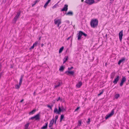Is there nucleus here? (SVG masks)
<instances>
[{"label":"nucleus","mask_w":129,"mask_h":129,"mask_svg":"<svg viewBox=\"0 0 129 129\" xmlns=\"http://www.w3.org/2000/svg\"><path fill=\"white\" fill-rule=\"evenodd\" d=\"M34 119H35L36 120H40V113H39L34 116L31 117L29 118V120H33Z\"/></svg>","instance_id":"nucleus-3"},{"label":"nucleus","mask_w":129,"mask_h":129,"mask_svg":"<svg viewBox=\"0 0 129 129\" xmlns=\"http://www.w3.org/2000/svg\"><path fill=\"white\" fill-rule=\"evenodd\" d=\"M64 68V67L62 66L60 68L59 70L61 71H63Z\"/></svg>","instance_id":"nucleus-23"},{"label":"nucleus","mask_w":129,"mask_h":129,"mask_svg":"<svg viewBox=\"0 0 129 129\" xmlns=\"http://www.w3.org/2000/svg\"><path fill=\"white\" fill-rule=\"evenodd\" d=\"M41 46L42 47H43V45H44V44L42 43V44H41Z\"/></svg>","instance_id":"nucleus-51"},{"label":"nucleus","mask_w":129,"mask_h":129,"mask_svg":"<svg viewBox=\"0 0 129 129\" xmlns=\"http://www.w3.org/2000/svg\"><path fill=\"white\" fill-rule=\"evenodd\" d=\"M45 125L43 126L41 128V129H46L47 128L48 123L47 122L45 123Z\"/></svg>","instance_id":"nucleus-13"},{"label":"nucleus","mask_w":129,"mask_h":129,"mask_svg":"<svg viewBox=\"0 0 129 129\" xmlns=\"http://www.w3.org/2000/svg\"><path fill=\"white\" fill-rule=\"evenodd\" d=\"M70 71H67L65 72V74H67V75H69L70 74Z\"/></svg>","instance_id":"nucleus-38"},{"label":"nucleus","mask_w":129,"mask_h":129,"mask_svg":"<svg viewBox=\"0 0 129 129\" xmlns=\"http://www.w3.org/2000/svg\"><path fill=\"white\" fill-rule=\"evenodd\" d=\"M41 37H40L39 38V40H41Z\"/></svg>","instance_id":"nucleus-53"},{"label":"nucleus","mask_w":129,"mask_h":129,"mask_svg":"<svg viewBox=\"0 0 129 129\" xmlns=\"http://www.w3.org/2000/svg\"><path fill=\"white\" fill-rule=\"evenodd\" d=\"M50 129H54V128H53L51 127Z\"/></svg>","instance_id":"nucleus-56"},{"label":"nucleus","mask_w":129,"mask_h":129,"mask_svg":"<svg viewBox=\"0 0 129 129\" xmlns=\"http://www.w3.org/2000/svg\"><path fill=\"white\" fill-rule=\"evenodd\" d=\"M73 69V67H71V68H68V69L70 71Z\"/></svg>","instance_id":"nucleus-39"},{"label":"nucleus","mask_w":129,"mask_h":129,"mask_svg":"<svg viewBox=\"0 0 129 129\" xmlns=\"http://www.w3.org/2000/svg\"><path fill=\"white\" fill-rule=\"evenodd\" d=\"M111 1H113L114 0H110Z\"/></svg>","instance_id":"nucleus-57"},{"label":"nucleus","mask_w":129,"mask_h":129,"mask_svg":"<svg viewBox=\"0 0 129 129\" xmlns=\"http://www.w3.org/2000/svg\"><path fill=\"white\" fill-rule=\"evenodd\" d=\"M82 85V82L80 81L76 85V86L78 88H80Z\"/></svg>","instance_id":"nucleus-14"},{"label":"nucleus","mask_w":129,"mask_h":129,"mask_svg":"<svg viewBox=\"0 0 129 129\" xmlns=\"http://www.w3.org/2000/svg\"><path fill=\"white\" fill-rule=\"evenodd\" d=\"M120 96V95L118 94H116L114 96L115 98L117 99Z\"/></svg>","instance_id":"nucleus-28"},{"label":"nucleus","mask_w":129,"mask_h":129,"mask_svg":"<svg viewBox=\"0 0 129 129\" xmlns=\"http://www.w3.org/2000/svg\"><path fill=\"white\" fill-rule=\"evenodd\" d=\"M81 124V120H79L78 121V125L80 126Z\"/></svg>","instance_id":"nucleus-32"},{"label":"nucleus","mask_w":129,"mask_h":129,"mask_svg":"<svg viewBox=\"0 0 129 129\" xmlns=\"http://www.w3.org/2000/svg\"><path fill=\"white\" fill-rule=\"evenodd\" d=\"M98 21L97 19H94L91 20L90 25L91 27L93 28L96 27L98 25Z\"/></svg>","instance_id":"nucleus-1"},{"label":"nucleus","mask_w":129,"mask_h":129,"mask_svg":"<svg viewBox=\"0 0 129 129\" xmlns=\"http://www.w3.org/2000/svg\"><path fill=\"white\" fill-rule=\"evenodd\" d=\"M54 119L53 118L51 121H50V124L49 125V127H52L54 124Z\"/></svg>","instance_id":"nucleus-11"},{"label":"nucleus","mask_w":129,"mask_h":129,"mask_svg":"<svg viewBox=\"0 0 129 129\" xmlns=\"http://www.w3.org/2000/svg\"><path fill=\"white\" fill-rule=\"evenodd\" d=\"M68 56H66L64 58V60L65 59V60L63 62V63H64L65 62L67 61V60H68Z\"/></svg>","instance_id":"nucleus-29"},{"label":"nucleus","mask_w":129,"mask_h":129,"mask_svg":"<svg viewBox=\"0 0 129 129\" xmlns=\"http://www.w3.org/2000/svg\"><path fill=\"white\" fill-rule=\"evenodd\" d=\"M59 3L58 2L57 4H56L55 5H54L52 7V8L53 9H54V8H56L57 6V4Z\"/></svg>","instance_id":"nucleus-35"},{"label":"nucleus","mask_w":129,"mask_h":129,"mask_svg":"<svg viewBox=\"0 0 129 129\" xmlns=\"http://www.w3.org/2000/svg\"><path fill=\"white\" fill-rule=\"evenodd\" d=\"M40 0H39V1H38V0H36L34 2V3L35 4H36L38 2H39V1Z\"/></svg>","instance_id":"nucleus-42"},{"label":"nucleus","mask_w":129,"mask_h":129,"mask_svg":"<svg viewBox=\"0 0 129 129\" xmlns=\"http://www.w3.org/2000/svg\"><path fill=\"white\" fill-rule=\"evenodd\" d=\"M77 35L78 37L77 40H78L81 39V37L82 35H83L85 37L87 36L86 34L81 31H80L79 33L77 34Z\"/></svg>","instance_id":"nucleus-2"},{"label":"nucleus","mask_w":129,"mask_h":129,"mask_svg":"<svg viewBox=\"0 0 129 129\" xmlns=\"http://www.w3.org/2000/svg\"><path fill=\"white\" fill-rule=\"evenodd\" d=\"M119 38L120 41L121 42L122 39V37L123 36V30L121 31L119 34Z\"/></svg>","instance_id":"nucleus-9"},{"label":"nucleus","mask_w":129,"mask_h":129,"mask_svg":"<svg viewBox=\"0 0 129 129\" xmlns=\"http://www.w3.org/2000/svg\"><path fill=\"white\" fill-rule=\"evenodd\" d=\"M107 37V34H106L105 35V37Z\"/></svg>","instance_id":"nucleus-54"},{"label":"nucleus","mask_w":129,"mask_h":129,"mask_svg":"<svg viewBox=\"0 0 129 129\" xmlns=\"http://www.w3.org/2000/svg\"><path fill=\"white\" fill-rule=\"evenodd\" d=\"M61 23V21L60 19H58L56 20V21H55L54 22V23L55 24H57L59 23Z\"/></svg>","instance_id":"nucleus-18"},{"label":"nucleus","mask_w":129,"mask_h":129,"mask_svg":"<svg viewBox=\"0 0 129 129\" xmlns=\"http://www.w3.org/2000/svg\"><path fill=\"white\" fill-rule=\"evenodd\" d=\"M88 121L87 122L88 124H90V118H89L88 119Z\"/></svg>","instance_id":"nucleus-37"},{"label":"nucleus","mask_w":129,"mask_h":129,"mask_svg":"<svg viewBox=\"0 0 129 129\" xmlns=\"http://www.w3.org/2000/svg\"><path fill=\"white\" fill-rule=\"evenodd\" d=\"M71 37V36H70L69 37H68V38H67V40H68Z\"/></svg>","instance_id":"nucleus-47"},{"label":"nucleus","mask_w":129,"mask_h":129,"mask_svg":"<svg viewBox=\"0 0 129 129\" xmlns=\"http://www.w3.org/2000/svg\"><path fill=\"white\" fill-rule=\"evenodd\" d=\"M35 5H36V4H34H34H32V7H33V6H35Z\"/></svg>","instance_id":"nucleus-50"},{"label":"nucleus","mask_w":129,"mask_h":129,"mask_svg":"<svg viewBox=\"0 0 129 129\" xmlns=\"http://www.w3.org/2000/svg\"><path fill=\"white\" fill-rule=\"evenodd\" d=\"M36 111V109H34L33 110H32L31 111V112H29V115H30L31 114H33Z\"/></svg>","instance_id":"nucleus-22"},{"label":"nucleus","mask_w":129,"mask_h":129,"mask_svg":"<svg viewBox=\"0 0 129 129\" xmlns=\"http://www.w3.org/2000/svg\"><path fill=\"white\" fill-rule=\"evenodd\" d=\"M115 73H112L111 75V79H113L115 76Z\"/></svg>","instance_id":"nucleus-26"},{"label":"nucleus","mask_w":129,"mask_h":129,"mask_svg":"<svg viewBox=\"0 0 129 129\" xmlns=\"http://www.w3.org/2000/svg\"><path fill=\"white\" fill-rule=\"evenodd\" d=\"M29 123H27L25 124L24 125V127L25 129H27L28 128L29 125Z\"/></svg>","instance_id":"nucleus-24"},{"label":"nucleus","mask_w":129,"mask_h":129,"mask_svg":"<svg viewBox=\"0 0 129 129\" xmlns=\"http://www.w3.org/2000/svg\"><path fill=\"white\" fill-rule=\"evenodd\" d=\"M38 44V42L37 41H36L33 44L34 45V47L36 46Z\"/></svg>","instance_id":"nucleus-34"},{"label":"nucleus","mask_w":129,"mask_h":129,"mask_svg":"<svg viewBox=\"0 0 129 129\" xmlns=\"http://www.w3.org/2000/svg\"><path fill=\"white\" fill-rule=\"evenodd\" d=\"M65 14L66 15H73V12L71 11L68 12L67 13H66Z\"/></svg>","instance_id":"nucleus-15"},{"label":"nucleus","mask_w":129,"mask_h":129,"mask_svg":"<svg viewBox=\"0 0 129 129\" xmlns=\"http://www.w3.org/2000/svg\"><path fill=\"white\" fill-rule=\"evenodd\" d=\"M24 101V100L23 99H22V100H21L20 101V102H22L23 101Z\"/></svg>","instance_id":"nucleus-52"},{"label":"nucleus","mask_w":129,"mask_h":129,"mask_svg":"<svg viewBox=\"0 0 129 129\" xmlns=\"http://www.w3.org/2000/svg\"><path fill=\"white\" fill-rule=\"evenodd\" d=\"M18 18H16L15 17L14 18H13V23H16V21L17 19Z\"/></svg>","instance_id":"nucleus-21"},{"label":"nucleus","mask_w":129,"mask_h":129,"mask_svg":"<svg viewBox=\"0 0 129 129\" xmlns=\"http://www.w3.org/2000/svg\"><path fill=\"white\" fill-rule=\"evenodd\" d=\"M34 45H33L29 48V49L31 50L33 49L34 48Z\"/></svg>","instance_id":"nucleus-41"},{"label":"nucleus","mask_w":129,"mask_h":129,"mask_svg":"<svg viewBox=\"0 0 129 129\" xmlns=\"http://www.w3.org/2000/svg\"><path fill=\"white\" fill-rule=\"evenodd\" d=\"M61 84H62L61 82H58L57 83V84L55 86V88H56L59 86Z\"/></svg>","instance_id":"nucleus-27"},{"label":"nucleus","mask_w":129,"mask_h":129,"mask_svg":"<svg viewBox=\"0 0 129 129\" xmlns=\"http://www.w3.org/2000/svg\"><path fill=\"white\" fill-rule=\"evenodd\" d=\"M114 114V109H113L111 111V113L107 115H106L105 117L106 119H107L109 117L111 116Z\"/></svg>","instance_id":"nucleus-6"},{"label":"nucleus","mask_w":129,"mask_h":129,"mask_svg":"<svg viewBox=\"0 0 129 129\" xmlns=\"http://www.w3.org/2000/svg\"><path fill=\"white\" fill-rule=\"evenodd\" d=\"M36 91H34L33 93V95L34 96H35L36 95Z\"/></svg>","instance_id":"nucleus-46"},{"label":"nucleus","mask_w":129,"mask_h":129,"mask_svg":"<svg viewBox=\"0 0 129 129\" xmlns=\"http://www.w3.org/2000/svg\"><path fill=\"white\" fill-rule=\"evenodd\" d=\"M119 78V76H117L116 78L113 81V83L114 84H115L117 83Z\"/></svg>","instance_id":"nucleus-12"},{"label":"nucleus","mask_w":129,"mask_h":129,"mask_svg":"<svg viewBox=\"0 0 129 129\" xmlns=\"http://www.w3.org/2000/svg\"><path fill=\"white\" fill-rule=\"evenodd\" d=\"M70 74L73 75L74 73V72L73 71H70Z\"/></svg>","instance_id":"nucleus-33"},{"label":"nucleus","mask_w":129,"mask_h":129,"mask_svg":"<svg viewBox=\"0 0 129 129\" xmlns=\"http://www.w3.org/2000/svg\"><path fill=\"white\" fill-rule=\"evenodd\" d=\"M61 112H63L64 111L66 110L65 109H64V108L62 107L61 108Z\"/></svg>","instance_id":"nucleus-36"},{"label":"nucleus","mask_w":129,"mask_h":129,"mask_svg":"<svg viewBox=\"0 0 129 129\" xmlns=\"http://www.w3.org/2000/svg\"><path fill=\"white\" fill-rule=\"evenodd\" d=\"M21 13V11H19L17 13V14L15 16L16 18H19V16L20 15V13Z\"/></svg>","instance_id":"nucleus-19"},{"label":"nucleus","mask_w":129,"mask_h":129,"mask_svg":"<svg viewBox=\"0 0 129 129\" xmlns=\"http://www.w3.org/2000/svg\"><path fill=\"white\" fill-rule=\"evenodd\" d=\"M64 47L63 46H62L60 49L59 51V53H61L62 52L64 49Z\"/></svg>","instance_id":"nucleus-25"},{"label":"nucleus","mask_w":129,"mask_h":129,"mask_svg":"<svg viewBox=\"0 0 129 129\" xmlns=\"http://www.w3.org/2000/svg\"><path fill=\"white\" fill-rule=\"evenodd\" d=\"M104 89H102V91L99 94H98V96H99L101 94H102L104 92Z\"/></svg>","instance_id":"nucleus-30"},{"label":"nucleus","mask_w":129,"mask_h":129,"mask_svg":"<svg viewBox=\"0 0 129 129\" xmlns=\"http://www.w3.org/2000/svg\"><path fill=\"white\" fill-rule=\"evenodd\" d=\"M58 115H56L55 116V120H57V119H58Z\"/></svg>","instance_id":"nucleus-44"},{"label":"nucleus","mask_w":129,"mask_h":129,"mask_svg":"<svg viewBox=\"0 0 129 129\" xmlns=\"http://www.w3.org/2000/svg\"><path fill=\"white\" fill-rule=\"evenodd\" d=\"M68 5H67L65 4L64 5L63 8L61 10V11H67L68 10Z\"/></svg>","instance_id":"nucleus-10"},{"label":"nucleus","mask_w":129,"mask_h":129,"mask_svg":"<svg viewBox=\"0 0 129 129\" xmlns=\"http://www.w3.org/2000/svg\"><path fill=\"white\" fill-rule=\"evenodd\" d=\"M64 118V115L62 114L60 116V119L59 121L60 122H61Z\"/></svg>","instance_id":"nucleus-20"},{"label":"nucleus","mask_w":129,"mask_h":129,"mask_svg":"<svg viewBox=\"0 0 129 129\" xmlns=\"http://www.w3.org/2000/svg\"><path fill=\"white\" fill-rule=\"evenodd\" d=\"M51 1V0H48L47 2L45 3L44 6V7L45 8H46L47 6L48 5V4Z\"/></svg>","instance_id":"nucleus-17"},{"label":"nucleus","mask_w":129,"mask_h":129,"mask_svg":"<svg viewBox=\"0 0 129 129\" xmlns=\"http://www.w3.org/2000/svg\"><path fill=\"white\" fill-rule=\"evenodd\" d=\"M85 2L89 5L93 4L94 2V0H86Z\"/></svg>","instance_id":"nucleus-7"},{"label":"nucleus","mask_w":129,"mask_h":129,"mask_svg":"<svg viewBox=\"0 0 129 129\" xmlns=\"http://www.w3.org/2000/svg\"><path fill=\"white\" fill-rule=\"evenodd\" d=\"M80 107H78L77 108L75 109V111H78L79 109L80 108Z\"/></svg>","instance_id":"nucleus-40"},{"label":"nucleus","mask_w":129,"mask_h":129,"mask_svg":"<svg viewBox=\"0 0 129 129\" xmlns=\"http://www.w3.org/2000/svg\"><path fill=\"white\" fill-rule=\"evenodd\" d=\"M125 60V58H123L119 60L118 62V64L119 65H120V63L123 61H124Z\"/></svg>","instance_id":"nucleus-16"},{"label":"nucleus","mask_w":129,"mask_h":129,"mask_svg":"<svg viewBox=\"0 0 129 129\" xmlns=\"http://www.w3.org/2000/svg\"><path fill=\"white\" fill-rule=\"evenodd\" d=\"M61 100V99H60V97H59L58 98V99H57V100H56V101H59V100Z\"/></svg>","instance_id":"nucleus-43"},{"label":"nucleus","mask_w":129,"mask_h":129,"mask_svg":"<svg viewBox=\"0 0 129 129\" xmlns=\"http://www.w3.org/2000/svg\"><path fill=\"white\" fill-rule=\"evenodd\" d=\"M2 68V65H1V63H0V71H1V69Z\"/></svg>","instance_id":"nucleus-45"},{"label":"nucleus","mask_w":129,"mask_h":129,"mask_svg":"<svg viewBox=\"0 0 129 129\" xmlns=\"http://www.w3.org/2000/svg\"><path fill=\"white\" fill-rule=\"evenodd\" d=\"M60 24H61V23H60H60H58V24H57V26H58V27H59V25Z\"/></svg>","instance_id":"nucleus-49"},{"label":"nucleus","mask_w":129,"mask_h":129,"mask_svg":"<svg viewBox=\"0 0 129 129\" xmlns=\"http://www.w3.org/2000/svg\"><path fill=\"white\" fill-rule=\"evenodd\" d=\"M47 107L49 108L51 110L52 109V107L53 106V105H51L50 106L49 105H47Z\"/></svg>","instance_id":"nucleus-31"},{"label":"nucleus","mask_w":129,"mask_h":129,"mask_svg":"<svg viewBox=\"0 0 129 129\" xmlns=\"http://www.w3.org/2000/svg\"><path fill=\"white\" fill-rule=\"evenodd\" d=\"M61 112V108L59 106L58 107V110L56 108H55L54 111V113H57L58 114H60V113Z\"/></svg>","instance_id":"nucleus-5"},{"label":"nucleus","mask_w":129,"mask_h":129,"mask_svg":"<svg viewBox=\"0 0 129 129\" xmlns=\"http://www.w3.org/2000/svg\"><path fill=\"white\" fill-rule=\"evenodd\" d=\"M81 1L82 2H83L84 1V0H81Z\"/></svg>","instance_id":"nucleus-55"},{"label":"nucleus","mask_w":129,"mask_h":129,"mask_svg":"<svg viewBox=\"0 0 129 129\" xmlns=\"http://www.w3.org/2000/svg\"><path fill=\"white\" fill-rule=\"evenodd\" d=\"M56 121H57V120H55V121H54V124H56Z\"/></svg>","instance_id":"nucleus-48"},{"label":"nucleus","mask_w":129,"mask_h":129,"mask_svg":"<svg viewBox=\"0 0 129 129\" xmlns=\"http://www.w3.org/2000/svg\"><path fill=\"white\" fill-rule=\"evenodd\" d=\"M126 78L124 77L122 78V80L121 81V82L120 83V86H122L124 83L126 81Z\"/></svg>","instance_id":"nucleus-8"},{"label":"nucleus","mask_w":129,"mask_h":129,"mask_svg":"<svg viewBox=\"0 0 129 129\" xmlns=\"http://www.w3.org/2000/svg\"><path fill=\"white\" fill-rule=\"evenodd\" d=\"M23 75H21V77L20 79V81L19 83V85L17 84L15 85V87L16 89H19L20 88V86L21 85L22 81L23 78Z\"/></svg>","instance_id":"nucleus-4"}]
</instances>
